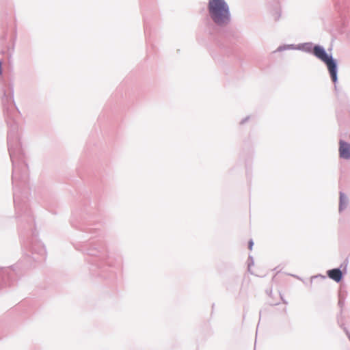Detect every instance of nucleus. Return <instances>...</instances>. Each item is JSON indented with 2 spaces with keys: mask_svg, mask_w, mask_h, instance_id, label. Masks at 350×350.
I'll list each match as a JSON object with an SVG mask.
<instances>
[{
  "mask_svg": "<svg viewBox=\"0 0 350 350\" xmlns=\"http://www.w3.org/2000/svg\"><path fill=\"white\" fill-rule=\"evenodd\" d=\"M314 55L323 62L328 68L331 78L333 82L337 81L336 64L331 56H329L324 49L320 46H315L313 49Z\"/></svg>",
  "mask_w": 350,
  "mask_h": 350,
  "instance_id": "f03ea898",
  "label": "nucleus"
},
{
  "mask_svg": "<svg viewBox=\"0 0 350 350\" xmlns=\"http://www.w3.org/2000/svg\"><path fill=\"white\" fill-rule=\"evenodd\" d=\"M1 74V62H0V75Z\"/></svg>",
  "mask_w": 350,
  "mask_h": 350,
  "instance_id": "423d86ee",
  "label": "nucleus"
},
{
  "mask_svg": "<svg viewBox=\"0 0 350 350\" xmlns=\"http://www.w3.org/2000/svg\"><path fill=\"white\" fill-rule=\"evenodd\" d=\"M339 155L340 157L345 159H350V144L343 141L340 140L339 142Z\"/></svg>",
  "mask_w": 350,
  "mask_h": 350,
  "instance_id": "7ed1b4c3",
  "label": "nucleus"
},
{
  "mask_svg": "<svg viewBox=\"0 0 350 350\" xmlns=\"http://www.w3.org/2000/svg\"><path fill=\"white\" fill-rule=\"evenodd\" d=\"M327 275L333 280L338 282L342 279V272L339 269H334L327 271Z\"/></svg>",
  "mask_w": 350,
  "mask_h": 350,
  "instance_id": "20e7f679",
  "label": "nucleus"
},
{
  "mask_svg": "<svg viewBox=\"0 0 350 350\" xmlns=\"http://www.w3.org/2000/svg\"><path fill=\"white\" fill-rule=\"evenodd\" d=\"M343 200H344V196L342 194H340V209H341L342 204H343Z\"/></svg>",
  "mask_w": 350,
  "mask_h": 350,
  "instance_id": "39448f33",
  "label": "nucleus"
},
{
  "mask_svg": "<svg viewBox=\"0 0 350 350\" xmlns=\"http://www.w3.org/2000/svg\"><path fill=\"white\" fill-rule=\"evenodd\" d=\"M208 10L211 18L217 25H222L229 22V8L224 0H209Z\"/></svg>",
  "mask_w": 350,
  "mask_h": 350,
  "instance_id": "f257e3e1",
  "label": "nucleus"
}]
</instances>
